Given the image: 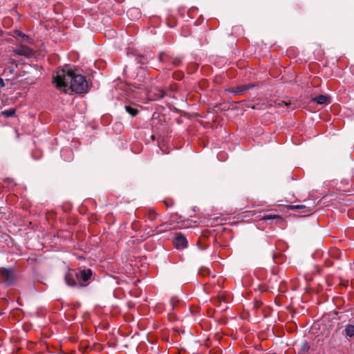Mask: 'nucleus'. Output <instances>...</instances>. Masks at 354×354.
Returning <instances> with one entry per match:
<instances>
[{
  "label": "nucleus",
  "instance_id": "nucleus-1",
  "mask_svg": "<svg viewBox=\"0 0 354 354\" xmlns=\"http://www.w3.org/2000/svg\"><path fill=\"white\" fill-rule=\"evenodd\" d=\"M53 83L57 88L65 92L71 88L72 91L81 94L87 93L89 89L88 82L85 77L77 74L68 67L57 70L56 75L53 76Z\"/></svg>",
  "mask_w": 354,
  "mask_h": 354
},
{
  "label": "nucleus",
  "instance_id": "nucleus-2",
  "mask_svg": "<svg viewBox=\"0 0 354 354\" xmlns=\"http://www.w3.org/2000/svg\"><path fill=\"white\" fill-rule=\"evenodd\" d=\"M0 277L7 286L14 285L17 280L14 272L10 269L0 268Z\"/></svg>",
  "mask_w": 354,
  "mask_h": 354
},
{
  "label": "nucleus",
  "instance_id": "nucleus-3",
  "mask_svg": "<svg viewBox=\"0 0 354 354\" xmlns=\"http://www.w3.org/2000/svg\"><path fill=\"white\" fill-rule=\"evenodd\" d=\"M78 280L80 281V288L86 286L88 284V280L93 274L91 269L77 270Z\"/></svg>",
  "mask_w": 354,
  "mask_h": 354
},
{
  "label": "nucleus",
  "instance_id": "nucleus-4",
  "mask_svg": "<svg viewBox=\"0 0 354 354\" xmlns=\"http://www.w3.org/2000/svg\"><path fill=\"white\" fill-rule=\"evenodd\" d=\"M65 281L68 286L80 288L77 270H69L65 275Z\"/></svg>",
  "mask_w": 354,
  "mask_h": 354
},
{
  "label": "nucleus",
  "instance_id": "nucleus-5",
  "mask_svg": "<svg viewBox=\"0 0 354 354\" xmlns=\"http://www.w3.org/2000/svg\"><path fill=\"white\" fill-rule=\"evenodd\" d=\"M255 85L254 84H247L230 88L228 89V91L234 95H242L247 93Z\"/></svg>",
  "mask_w": 354,
  "mask_h": 354
},
{
  "label": "nucleus",
  "instance_id": "nucleus-6",
  "mask_svg": "<svg viewBox=\"0 0 354 354\" xmlns=\"http://www.w3.org/2000/svg\"><path fill=\"white\" fill-rule=\"evenodd\" d=\"M174 243L177 249H184L187 245V239L181 234L176 233L174 241Z\"/></svg>",
  "mask_w": 354,
  "mask_h": 354
},
{
  "label": "nucleus",
  "instance_id": "nucleus-7",
  "mask_svg": "<svg viewBox=\"0 0 354 354\" xmlns=\"http://www.w3.org/2000/svg\"><path fill=\"white\" fill-rule=\"evenodd\" d=\"M158 59L160 62H169L171 64L176 66L180 63V60L178 58H171L165 55L164 53H160L158 56Z\"/></svg>",
  "mask_w": 354,
  "mask_h": 354
},
{
  "label": "nucleus",
  "instance_id": "nucleus-8",
  "mask_svg": "<svg viewBox=\"0 0 354 354\" xmlns=\"http://www.w3.org/2000/svg\"><path fill=\"white\" fill-rule=\"evenodd\" d=\"M15 53L18 55H23L25 57H30L32 55L31 49L27 46H21L15 50Z\"/></svg>",
  "mask_w": 354,
  "mask_h": 354
},
{
  "label": "nucleus",
  "instance_id": "nucleus-9",
  "mask_svg": "<svg viewBox=\"0 0 354 354\" xmlns=\"http://www.w3.org/2000/svg\"><path fill=\"white\" fill-rule=\"evenodd\" d=\"M127 16L129 17L131 20H136L139 19L141 16L140 11L139 9L136 8H131L127 10Z\"/></svg>",
  "mask_w": 354,
  "mask_h": 354
},
{
  "label": "nucleus",
  "instance_id": "nucleus-10",
  "mask_svg": "<svg viewBox=\"0 0 354 354\" xmlns=\"http://www.w3.org/2000/svg\"><path fill=\"white\" fill-rule=\"evenodd\" d=\"M261 219L263 221H271L275 223L283 221V218L280 215L277 214H266L264 215Z\"/></svg>",
  "mask_w": 354,
  "mask_h": 354
},
{
  "label": "nucleus",
  "instance_id": "nucleus-11",
  "mask_svg": "<svg viewBox=\"0 0 354 354\" xmlns=\"http://www.w3.org/2000/svg\"><path fill=\"white\" fill-rule=\"evenodd\" d=\"M328 97L324 95H319V96L313 99V101L318 104H324L328 102Z\"/></svg>",
  "mask_w": 354,
  "mask_h": 354
},
{
  "label": "nucleus",
  "instance_id": "nucleus-12",
  "mask_svg": "<svg viewBox=\"0 0 354 354\" xmlns=\"http://www.w3.org/2000/svg\"><path fill=\"white\" fill-rule=\"evenodd\" d=\"M124 109L132 117H135L138 113V110L131 106L126 105Z\"/></svg>",
  "mask_w": 354,
  "mask_h": 354
},
{
  "label": "nucleus",
  "instance_id": "nucleus-13",
  "mask_svg": "<svg viewBox=\"0 0 354 354\" xmlns=\"http://www.w3.org/2000/svg\"><path fill=\"white\" fill-rule=\"evenodd\" d=\"M345 333L347 337H351L354 336V325H347L345 328Z\"/></svg>",
  "mask_w": 354,
  "mask_h": 354
},
{
  "label": "nucleus",
  "instance_id": "nucleus-14",
  "mask_svg": "<svg viewBox=\"0 0 354 354\" xmlns=\"http://www.w3.org/2000/svg\"><path fill=\"white\" fill-rule=\"evenodd\" d=\"M1 114L6 117H12L15 114V110L14 109H6L2 111Z\"/></svg>",
  "mask_w": 354,
  "mask_h": 354
},
{
  "label": "nucleus",
  "instance_id": "nucleus-15",
  "mask_svg": "<svg viewBox=\"0 0 354 354\" xmlns=\"http://www.w3.org/2000/svg\"><path fill=\"white\" fill-rule=\"evenodd\" d=\"M15 71V67L14 66H8L6 68H5L3 71V74H5L6 76L10 75L14 73Z\"/></svg>",
  "mask_w": 354,
  "mask_h": 354
},
{
  "label": "nucleus",
  "instance_id": "nucleus-16",
  "mask_svg": "<svg viewBox=\"0 0 354 354\" xmlns=\"http://www.w3.org/2000/svg\"><path fill=\"white\" fill-rule=\"evenodd\" d=\"M292 209H307V210L301 211V212H304V213L310 212V209L307 208L305 205H292Z\"/></svg>",
  "mask_w": 354,
  "mask_h": 354
},
{
  "label": "nucleus",
  "instance_id": "nucleus-17",
  "mask_svg": "<svg viewBox=\"0 0 354 354\" xmlns=\"http://www.w3.org/2000/svg\"><path fill=\"white\" fill-rule=\"evenodd\" d=\"M157 214L153 210H149L147 218L149 221H154L156 218Z\"/></svg>",
  "mask_w": 354,
  "mask_h": 354
},
{
  "label": "nucleus",
  "instance_id": "nucleus-18",
  "mask_svg": "<svg viewBox=\"0 0 354 354\" xmlns=\"http://www.w3.org/2000/svg\"><path fill=\"white\" fill-rule=\"evenodd\" d=\"M136 60L138 63H141L143 64L147 62V58L143 55H138L136 57Z\"/></svg>",
  "mask_w": 354,
  "mask_h": 354
},
{
  "label": "nucleus",
  "instance_id": "nucleus-19",
  "mask_svg": "<svg viewBox=\"0 0 354 354\" xmlns=\"http://www.w3.org/2000/svg\"><path fill=\"white\" fill-rule=\"evenodd\" d=\"M310 348V346L308 344V343L307 342H305L302 346H301V351L302 353H306V352H308V350Z\"/></svg>",
  "mask_w": 354,
  "mask_h": 354
},
{
  "label": "nucleus",
  "instance_id": "nucleus-20",
  "mask_svg": "<svg viewBox=\"0 0 354 354\" xmlns=\"http://www.w3.org/2000/svg\"><path fill=\"white\" fill-rule=\"evenodd\" d=\"M17 34L18 36H19L20 37H21V39L24 40V41H28V37L25 35L24 33H23L21 31H17Z\"/></svg>",
  "mask_w": 354,
  "mask_h": 354
},
{
  "label": "nucleus",
  "instance_id": "nucleus-21",
  "mask_svg": "<svg viewBox=\"0 0 354 354\" xmlns=\"http://www.w3.org/2000/svg\"><path fill=\"white\" fill-rule=\"evenodd\" d=\"M177 301H178V300H177L176 298H174V297H173V298H171V299H170V301H169V302H170V305H171V308H174V304H175V303H176V302H177Z\"/></svg>",
  "mask_w": 354,
  "mask_h": 354
},
{
  "label": "nucleus",
  "instance_id": "nucleus-22",
  "mask_svg": "<svg viewBox=\"0 0 354 354\" xmlns=\"http://www.w3.org/2000/svg\"><path fill=\"white\" fill-rule=\"evenodd\" d=\"M285 105L287 106V107H290L292 109H294V107H291V102L289 101V102H284Z\"/></svg>",
  "mask_w": 354,
  "mask_h": 354
},
{
  "label": "nucleus",
  "instance_id": "nucleus-23",
  "mask_svg": "<svg viewBox=\"0 0 354 354\" xmlns=\"http://www.w3.org/2000/svg\"><path fill=\"white\" fill-rule=\"evenodd\" d=\"M0 86H1V87H3L5 86L3 79L1 77H0Z\"/></svg>",
  "mask_w": 354,
  "mask_h": 354
},
{
  "label": "nucleus",
  "instance_id": "nucleus-24",
  "mask_svg": "<svg viewBox=\"0 0 354 354\" xmlns=\"http://www.w3.org/2000/svg\"><path fill=\"white\" fill-rule=\"evenodd\" d=\"M151 138L152 140L155 139V136L153 135H152Z\"/></svg>",
  "mask_w": 354,
  "mask_h": 354
}]
</instances>
